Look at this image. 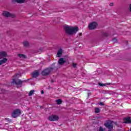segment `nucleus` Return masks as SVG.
Masks as SVG:
<instances>
[{"mask_svg": "<svg viewBox=\"0 0 131 131\" xmlns=\"http://www.w3.org/2000/svg\"><path fill=\"white\" fill-rule=\"evenodd\" d=\"M79 35L80 36H81V35H82V33H79Z\"/></svg>", "mask_w": 131, "mask_h": 131, "instance_id": "obj_31", "label": "nucleus"}, {"mask_svg": "<svg viewBox=\"0 0 131 131\" xmlns=\"http://www.w3.org/2000/svg\"><path fill=\"white\" fill-rule=\"evenodd\" d=\"M5 120L9 121V122H11V121H12L11 119H9V118H5Z\"/></svg>", "mask_w": 131, "mask_h": 131, "instance_id": "obj_26", "label": "nucleus"}, {"mask_svg": "<svg viewBox=\"0 0 131 131\" xmlns=\"http://www.w3.org/2000/svg\"><path fill=\"white\" fill-rule=\"evenodd\" d=\"M76 66H77L76 63H73V67H74V68H76Z\"/></svg>", "mask_w": 131, "mask_h": 131, "instance_id": "obj_27", "label": "nucleus"}, {"mask_svg": "<svg viewBox=\"0 0 131 131\" xmlns=\"http://www.w3.org/2000/svg\"><path fill=\"white\" fill-rule=\"evenodd\" d=\"M125 123H131V119L130 117H128L125 119Z\"/></svg>", "mask_w": 131, "mask_h": 131, "instance_id": "obj_16", "label": "nucleus"}, {"mask_svg": "<svg viewBox=\"0 0 131 131\" xmlns=\"http://www.w3.org/2000/svg\"><path fill=\"white\" fill-rule=\"evenodd\" d=\"M32 75L33 78H36V77H38V75H39V73H38L37 71H35L33 72Z\"/></svg>", "mask_w": 131, "mask_h": 131, "instance_id": "obj_10", "label": "nucleus"}, {"mask_svg": "<svg viewBox=\"0 0 131 131\" xmlns=\"http://www.w3.org/2000/svg\"><path fill=\"white\" fill-rule=\"evenodd\" d=\"M64 30L66 34L72 36V35H75L76 34L77 31H78V27L67 25L64 26Z\"/></svg>", "mask_w": 131, "mask_h": 131, "instance_id": "obj_1", "label": "nucleus"}, {"mask_svg": "<svg viewBox=\"0 0 131 131\" xmlns=\"http://www.w3.org/2000/svg\"><path fill=\"white\" fill-rule=\"evenodd\" d=\"M25 0H12V3H17L18 4H23Z\"/></svg>", "mask_w": 131, "mask_h": 131, "instance_id": "obj_14", "label": "nucleus"}, {"mask_svg": "<svg viewBox=\"0 0 131 131\" xmlns=\"http://www.w3.org/2000/svg\"><path fill=\"white\" fill-rule=\"evenodd\" d=\"M53 70H54V68H47L42 71L41 74L43 76L49 75V74H50V73H51Z\"/></svg>", "mask_w": 131, "mask_h": 131, "instance_id": "obj_3", "label": "nucleus"}, {"mask_svg": "<svg viewBox=\"0 0 131 131\" xmlns=\"http://www.w3.org/2000/svg\"><path fill=\"white\" fill-rule=\"evenodd\" d=\"M24 46L28 48V47H29V42L28 41H24Z\"/></svg>", "mask_w": 131, "mask_h": 131, "instance_id": "obj_18", "label": "nucleus"}, {"mask_svg": "<svg viewBox=\"0 0 131 131\" xmlns=\"http://www.w3.org/2000/svg\"><path fill=\"white\" fill-rule=\"evenodd\" d=\"M62 54H63V50H62V49H59L58 51H57L56 57L57 58L61 57L62 56Z\"/></svg>", "mask_w": 131, "mask_h": 131, "instance_id": "obj_9", "label": "nucleus"}, {"mask_svg": "<svg viewBox=\"0 0 131 131\" xmlns=\"http://www.w3.org/2000/svg\"><path fill=\"white\" fill-rule=\"evenodd\" d=\"M112 40L114 43L117 42V39L116 38H114Z\"/></svg>", "mask_w": 131, "mask_h": 131, "instance_id": "obj_25", "label": "nucleus"}, {"mask_svg": "<svg viewBox=\"0 0 131 131\" xmlns=\"http://www.w3.org/2000/svg\"><path fill=\"white\" fill-rule=\"evenodd\" d=\"M62 100L59 99L56 100V104H57V105H61V104H62Z\"/></svg>", "mask_w": 131, "mask_h": 131, "instance_id": "obj_19", "label": "nucleus"}, {"mask_svg": "<svg viewBox=\"0 0 131 131\" xmlns=\"http://www.w3.org/2000/svg\"><path fill=\"white\" fill-rule=\"evenodd\" d=\"M23 82H26V80L22 81L19 79H13L12 83H14L17 85H20L23 83Z\"/></svg>", "mask_w": 131, "mask_h": 131, "instance_id": "obj_5", "label": "nucleus"}, {"mask_svg": "<svg viewBox=\"0 0 131 131\" xmlns=\"http://www.w3.org/2000/svg\"><path fill=\"white\" fill-rule=\"evenodd\" d=\"M102 36H108V33H107V32H103L102 33Z\"/></svg>", "mask_w": 131, "mask_h": 131, "instance_id": "obj_24", "label": "nucleus"}, {"mask_svg": "<svg viewBox=\"0 0 131 131\" xmlns=\"http://www.w3.org/2000/svg\"><path fill=\"white\" fill-rule=\"evenodd\" d=\"M129 11H130V13H131V4H130V7H129Z\"/></svg>", "mask_w": 131, "mask_h": 131, "instance_id": "obj_30", "label": "nucleus"}, {"mask_svg": "<svg viewBox=\"0 0 131 131\" xmlns=\"http://www.w3.org/2000/svg\"><path fill=\"white\" fill-rule=\"evenodd\" d=\"M66 62V61H65L63 58H61L58 60V64L59 65H63Z\"/></svg>", "mask_w": 131, "mask_h": 131, "instance_id": "obj_12", "label": "nucleus"}, {"mask_svg": "<svg viewBox=\"0 0 131 131\" xmlns=\"http://www.w3.org/2000/svg\"><path fill=\"white\" fill-rule=\"evenodd\" d=\"M113 5H114L113 3H110V7H112Z\"/></svg>", "mask_w": 131, "mask_h": 131, "instance_id": "obj_29", "label": "nucleus"}, {"mask_svg": "<svg viewBox=\"0 0 131 131\" xmlns=\"http://www.w3.org/2000/svg\"><path fill=\"white\" fill-rule=\"evenodd\" d=\"M107 94H109V95H115L116 93L114 91H109Z\"/></svg>", "mask_w": 131, "mask_h": 131, "instance_id": "obj_21", "label": "nucleus"}, {"mask_svg": "<svg viewBox=\"0 0 131 131\" xmlns=\"http://www.w3.org/2000/svg\"><path fill=\"white\" fill-rule=\"evenodd\" d=\"M97 26H98V24L96 22L94 21L89 25L88 28L90 30H94V29L97 28Z\"/></svg>", "mask_w": 131, "mask_h": 131, "instance_id": "obj_7", "label": "nucleus"}, {"mask_svg": "<svg viewBox=\"0 0 131 131\" xmlns=\"http://www.w3.org/2000/svg\"><path fill=\"white\" fill-rule=\"evenodd\" d=\"M98 84L99 85H100V86H106V85H111V83H107L104 84L99 83Z\"/></svg>", "mask_w": 131, "mask_h": 131, "instance_id": "obj_15", "label": "nucleus"}, {"mask_svg": "<svg viewBox=\"0 0 131 131\" xmlns=\"http://www.w3.org/2000/svg\"><path fill=\"white\" fill-rule=\"evenodd\" d=\"M3 15H4L5 17H11V18H15V15L10 13L9 12L7 11H4L3 12Z\"/></svg>", "mask_w": 131, "mask_h": 131, "instance_id": "obj_8", "label": "nucleus"}, {"mask_svg": "<svg viewBox=\"0 0 131 131\" xmlns=\"http://www.w3.org/2000/svg\"><path fill=\"white\" fill-rule=\"evenodd\" d=\"M105 130H106V129L103 128V127H102V126H100V127H99V131H105Z\"/></svg>", "mask_w": 131, "mask_h": 131, "instance_id": "obj_23", "label": "nucleus"}, {"mask_svg": "<svg viewBox=\"0 0 131 131\" xmlns=\"http://www.w3.org/2000/svg\"><path fill=\"white\" fill-rule=\"evenodd\" d=\"M130 131H131V128H130Z\"/></svg>", "mask_w": 131, "mask_h": 131, "instance_id": "obj_33", "label": "nucleus"}, {"mask_svg": "<svg viewBox=\"0 0 131 131\" xmlns=\"http://www.w3.org/2000/svg\"><path fill=\"white\" fill-rule=\"evenodd\" d=\"M6 62H8V58H4L3 59L0 60V65L5 64Z\"/></svg>", "mask_w": 131, "mask_h": 131, "instance_id": "obj_13", "label": "nucleus"}, {"mask_svg": "<svg viewBox=\"0 0 131 131\" xmlns=\"http://www.w3.org/2000/svg\"><path fill=\"white\" fill-rule=\"evenodd\" d=\"M48 120L50 121H58L59 120V116L56 115H51L48 117Z\"/></svg>", "mask_w": 131, "mask_h": 131, "instance_id": "obj_6", "label": "nucleus"}, {"mask_svg": "<svg viewBox=\"0 0 131 131\" xmlns=\"http://www.w3.org/2000/svg\"><path fill=\"white\" fill-rule=\"evenodd\" d=\"M44 93H45V92H43V91L42 90L41 92V94L42 95H43V94H44Z\"/></svg>", "mask_w": 131, "mask_h": 131, "instance_id": "obj_32", "label": "nucleus"}, {"mask_svg": "<svg viewBox=\"0 0 131 131\" xmlns=\"http://www.w3.org/2000/svg\"><path fill=\"white\" fill-rule=\"evenodd\" d=\"M7 56V52L5 51L0 52V59H3Z\"/></svg>", "mask_w": 131, "mask_h": 131, "instance_id": "obj_11", "label": "nucleus"}, {"mask_svg": "<svg viewBox=\"0 0 131 131\" xmlns=\"http://www.w3.org/2000/svg\"><path fill=\"white\" fill-rule=\"evenodd\" d=\"M18 57L20 59H26V55L24 54H18Z\"/></svg>", "mask_w": 131, "mask_h": 131, "instance_id": "obj_17", "label": "nucleus"}, {"mask_svg": "<svg viewBox=\"0 0 131 131\" xmlns=\"http://www.w3.org/2000/svg\"><path fill=\"white\" fill-rule=\"evenodd\" d=\"M104 126L108 128V131H113V122L112 121H107L104 123Z\"/></svg>", "mask_w": 131, "mask_h": 131, "instance_id": "obj_2", "label": "nucleus"}, {"mask_svg": "<svg viewBox=\"0 0 131 131\" xmlns=\"http://www.w3.org/2000/svg\"><path fill=\"white\" fill-rule=\"evenodd\" d=\"M99 105H100V106H104V102H101L99 103Z\"/></svg>", "mask_w": 131, "mask_h": 131, "instance_id": "obj_28", "label": "nucleus"}, {"mask_svg": "<svg viewBox=\"0 0 131 131\" xmlns=\"http://www.w3.org/2000/svg\"><path fill=\"white\" fill-rule=\"evenodd\" d=\"M34 92H35L34 90L30 91L29 93V96H32V95H33V94L34 93Z\"/></svg>", "mask_w": 131, "mask_h": 131, "instance_id": "obj_20", "label": "nucleus"}, {"mask_svg": "<svg viewBox=\"0 0 131 131\" xmlns=\"http://www.w3.org/2000/svg\"><path fill=\"white\" fill-rule=\"evenodd\" d=\"M20 115H21V111L19 109L14 110L11 114L13 118H17V117H18V116H20Z\"/></svg>", "mask_w": 131, "mask_h": 131, "instance_id": "obj_4", "label": "nucleus"}, {"mask_svg": "<svg viewBox=\"0 0 131 131\" xmlns=\"http://www.w3.org/2000/svg\"><path fill=\"white\" fill-rule=\"evenodd\" d=\"M99 112H100V108H95V113H99Z\"/></svg>", "mask_w": 131, "mask_h": 131, "instance_id": "obj_22", "label": "nucleus"}]
</instances>
